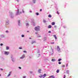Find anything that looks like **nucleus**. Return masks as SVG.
<instances>
[{
	"label": "nucleus",
	"mask_w": 78,
	"mask_h": 78,
	"mask_svg": "<svg viewBox=\"0 0 78 78\" xmlns=\"http://www.w3.org/2000/svg\"><path fill=\"white\" fill-rule=\"evenodd\" d=\"M39 29H40V27L39 26L36 27L35 28V30L36 31H40V30Z\"/></svg>",
	"instance_id": "nucleus-1"
},
{
	"label": "nucleus",
	"mask_w": 78,
	"mask_h": 78,
	"mask_svg": "<svg viewBox=\"0 0 78 78\" xmlns=\"http://www.w3.org/2000/svg\"><path fill=\"white\" fill-rule=\"evenodd\" d=\"M57 50L58 51V52H61V49L59 48V46H57Z\"/></svg>",
	"instance_id": "nucleus-2"
},
{
	"label": "nucleus",
	"mask_w": 78,
	"mask_h": 78,
	"mask_svg": "<svg viewBox=\"0 0 78 78\" xmlns=\"http://www.w3.org/2000/svg\"><path fill=\"white\" fill-rule=\"evenodd\" d=\"M9 53V52H7V51H5L4 53L5 55H8Z\"/></svg>",
	"instance_id": "nucleus-3"
},
{
	"label": "nucleus",
	"mask_w": 78,
	"mask_h": 78,
	"mask_svg": "<svg viewBox=\"0 0 78 78\" xmlns=\"http://www.w3.org/2000/svg\"><path fill=\"white\" fill-rule=\"evenodd\" d=\"M24 57H25V55H23L22 57L20 58V59H23V58H24Z\"/></svg>",
	"instance_id": "nucleus-4"
},
{
	"label": "nucleus",
	"mask_w": 78,
	"mask_h": 78,
	"mask_svg": "<svg viewBox=\"0 0 78 78\" xmlns=\"http://www.w3.org/2000/svg\"><path fill=\"white\" fill-rule=\"evenodd\" d=\"M46 75H47V74H44L42 76L43 78H45V77L46 76Z\"/></svg>",
	"instance_id": "nucleus-5"
},
{
	"label": "nucleus",
	"mask_w": 78,
	"mask_h": 78,
	"mask_svg": "<svg viewBox=\"0 0 78 78\" xmlns=\"http://www.w3.org/2000/svg\"><path fill=\"white\" fill-rule=\"evenodd\" d=\"M53 36L54 37L55 39H57V37L56 36V35H54Z\"/></svg>",
	"instance_id": "nucleus-6"
},
{
	"label": "nucleus",
	"mask_w": 78,
	"mask_h": 78,
	"mask_svg": "<svg viewBox=\"0 0 78 78\" xmlns=\"http://www.w3.org/2000/svg\"><path fill=\"white\" fill-rule=\"evenodd\" d=\"M21 12H19V10H18V12H17V15H18V14H21Z\"/></svg>",
	"instance_id": "nucleus-7"
},
{
	"label": "nucleus",
	"mask_w": 78,
	"mask_h": 78,
	"mask_svg": "<svg viewBox=\"0 0 78 78\" xmlns=\"http://www.w3.org/2000/svg\"><path fill=\"white\" fill-rule=\"evenodd\" d=\"M49 77H50L51 78H55V77H54V76L53 75L50 76Z\"/></svg>",
	"instance_id": "nucleus-8"
},
{
	"label": "nucleus",
	"mask_w": 78,
	"mask_h": 78,
	"mask_svg": "<svg viewBox=\"0 0 78 78\" xmlns=\"http://www.w3.org/2000/svg\"><path fill=\"white\" fill-rule=\"evenodd\" d=\"M51 61H52L54 62V61H56V60H55V59H54L53 58L52 59Z\"/></svg>",
	"instance_id": "nucleus-9"
},
{
	"label": "nucleus",
	"mask_w": 78,
	"mask_h": 78,
	"mask_svg": "<svg viewBox=\"0 0 78 78\" xmlns=\"http://www.w3.org/2000/svg\"><path fill=\"white\" fill-rule=\"evenodd\" d=\"M12 58V60L13 62H14V59L13 58L11 57Z\"/></svg>",
	"instance_id": "nucleus-10"
},
{
	"label": "nucleus",
	"mask_w": 78,
	"mask_h": 78,
	"mask_svg": "<svg viewBox=\"0 0 78 78\" xmlns=\"http://www.w3.org/2000/svg\"><path fill=\"white\" fill-rule=\"evenodd\" d=\"M55 22H53L52 23V25H55Z\"/></svg>",
	"instance_id": "nucleus-11"
},
{
	"label": "nucleus",
	"mask_w": 78,
	"mask_h": 78,
	"mask_svg": "<svg viewBox=\"0 0 78 78\" xmlns=\"http://www.w3.org/2000/svg\"><path fill=\"white\" fill-rule=\"evenodd\" d=\"M51 28V25H49L48 26V28Z\"/></svg>",
	"instance_id": "nucleus-12"
},
{
	"label": "nucleus",
	"mask_w": 78,
	"mask_h": 78,
	"mask_svg": "<svg viewBox=\"0 0 78 78\" xmlns=\"http://www.w3.org/2000/svg\"><path fill=\"white\" fill-rule=\"evenodd\" d=\"M61 60H62V59L61 58H59L58 60V61H59V62L61 61Z\"/></svg>",
	"instance_id": "nucleus-13"
},
{
	"label": "nucleus",
	"mask_w": 78,
	"mask_h": 78,
	"mask_svg": "<svg viewBox=\"0 0 78 78\" xmlns=\"http://www.w3.org/2000/svg\"><path fill=\"white\" fill-rule=\"evenodd\" d=\"M62 67H63V68L65 67V65H62Z\"/></svg>",
	"instance_id": "nucleus-14"
},
{
	"label": "nucleus",
	"mask_w": 78,
	"mask_h": 78,
	"mask_svg": "<svg viewBox=\"0 0 78 78\" xmlns=\"http://www.w3.org/2000/svg\"><path fill=\"white\" fill-rule=\"evenodd\" d=\"M9 47H6V49L7 50H9Z\"/></svg>",
	"instance_id": "nucleus-15"
},
{
	"label": "nucleus",
	"mask_w": 78,
	"mask_h": 78,
	"mask_svg": "<svg viewBox=\"0 0 78 78\" xmlns=\"http://www.w3.org/2000/svg\"><path fill=\"white\" fill-rule=\"evenodd\" d=\"M59 69H58L56 71V72L57 73H59Z\"/></svg>",
	"instance_id": "nucleus-16"
},
{
	"label": "nucleus",
	"mask_w": 78,
	"mask_h": 78,
	"mask_svg": "<svg viewBox=\"0 0 78 78\" xmlns=\"http://www.w3.org/2000/svg\"><path fill=\"white\" fill-rule=\"evenodd\" d=\"M48 17H51V15H49L48 16Z\"/></svg>",
	"instance_id": "nucleus-17"
},
{
	"label": "nucleus",
	"mask_w": 78,
	"mask_h": 78,
	"mask_svg": "<svg viewBox=\"0 0 78 78\" xmlns=\"http://www.w3.org/2000/svg\"><path fill=\"white\" fill-rule=\"evenodd\" d=\"M35 2H36V0H33V2L34 3H35Z\"/></svg>",
	"instance_id": "nucleus-18"
},
{
	"label": "nucleus",
	"mask_w": 78,
	"mask_h": 78,
	"mask_svg": "<svg viewBox=\"0 0 78 78\" xmlns=\"http://www.w3.org/2000/svg\"><path fill=\"white\" fill-rule=\"evenodd\" d=\"M34 43H35V41H33L32 42V44H33Z\"/></svg>",
	"instance_id": "nucleus-19"
},
{
	"label": "nucleus",
	"mask_w": 78,
	"mask_h": 78,
	"mask_svg": "<svg viewBox=\"0 0 78 78\" xmlns=\"http://www.w3.org/2000/svg\"><path fill=\"white\" fill-rule=\"evenodd\" d=\"M43 22H44V23H46V21H45V20H44Z\"/></svg>",
	"instance_id": "nucleus-20"
},
{
	"label": "nucleus",
	"mask_w": 78,
	"mask_h": 78,
	"mask_svg": "<svg viewBox=\"0 0 78 78\" xmlns=\"http://www.w3.org/2000/svg\"><path fill=\"white\" fill-rule=\"evenodd\" d=\"M41 69H39V71H38V72L39 73H41Z\"/></svg>",
	"instance_id": "nucleus-21"
},
{
	"label": "nucleus",
	"mask_w": 78,
	"mask_h": 78,
	"mask_svg": "<svg viewBox=\"0 0 78 78\" xmlns=\"http://www.w3.org/2000/svg\"><path fill=\"white\" fill-rule=\"evenodd\" d=\"M42 75H41V76H39L40 78H42Z\"/></svg>",
	"instance_id": "nucleus-22"
},
{
	"label": "nucleus",
	"mask_w": 78,
	"mask_h": 78,
	"mask_svg": "<svg viewBox=\"0 0 78 78\" xmlns=\"http://www.w3.org/2000/svg\"><path fill=\"white\" fill-rule=\"evenodd\" d=\"M36 14L37 15V16H38V15H39V13L37 12V13H36Z\"/></svg>",
	"instance_id": "nucleus-23"
},
{
	"label": "nucleus",
	"mask_w": 78,
	"mask_h": 78,
	"mask_svg": "<svg viewBox=\"0 0 78 78\" xmlns=\"http://www.w3.org/2000/svg\"><path fill=\"white\" fill-rule=\"evenodd\" d=\"M28 25H29V24H28V23H26V26H28Z\"/></svg>",
	"instance_id": "nucleus-24"
},
{
	"label": "nucleus",
	"mask_w": 78,
	"mask_h": 78,
	"mask_svg": "<svg viewBox=\"0 0 78 78\" xmlns=\"http://www.w3.org/2000/svg\"><path fill=\"white\" fill-rule=\"evenodd\" d=\"M10 76V73H9V75H8V77Z\"/></svg>",
	"instance_id": "nucleus-25"
},
{
	"label": "nucleus",
	"mask_w": 78,
	"mask_h": 78,
	"mask_svg": "<svg viewBox=\"0 0 78 78\" xmlns=\"http://www.w3.org/2000/svg\"><path fill=\"white\" fill-rule=\"evenodd\" d=\"M51 44H54V42H51Z\"/></svg>",
	"instance_id": "nucleus-26"
},
{
	"label": "nucleus",
	"mask_w": 78,
	"mask_h": 78,
	"mask_svg": "<svg viewBox=\"0 0 78 78\" xmlns=\"http://www.w3.org/2000/svg\"><path fill=\"white\" fill-rule=\"evenodd\" d=\"M23 52L24 53H26L27 51H23Z\"/></svg>",
	"instance_id": "nucleus-27"
},
{
	"label": "nucleus",
	"mask_w": 78,
	"mask_h": 78,
	"mask_svg": "<svg viewBox=\"0 0 78 78\" xmlns=\"http://www.w3.org/2000/svg\"><path fill=\"white\" fill-rule=\"evenodd\" d=\"M1 46H2V45H3V44L2 43H1L0 44Z\"/></svg>",
	"instance_id": "nucleus-28"
},
{
	"label": "nucleus",
	"mask_w": 78,
	"mask_h": 78,
	"mask_svg": "<svg viewBox=\"0 0 78 78\" xmlns=\"http://www.w3.org/2000/svg\"><path fill=\"white\" fill-rule=\"evenodd\" d=\"M19 49H22V47H20L19 48Z\"/></svg>",
	"instance_id": "nucleus-29"
},
{
	"label": "nucleus",
	"mask_w": 78,
	"mask_h": 78,
	"mask_svg": "<svg viewBox=\"0 0 78 78\" xmlns=\"http://www.w3.org/2000/svg\"><path fill=\"white\" fill-rule=\"evenodd\" d=\"M22 37H24V35H22Z\"/></svg>",
	"instance_id": "nucleus-30"
},
{
	"label": "nucleus",
	"mask_w": 78,
	"mask_h": 78,
	"mask_svg": "<svg viewBox=\"0 0 78 78\" xmlns=\"http://www.w3.org/2000/svg\"><path fill=\"white\" fill-rule=\"evenodd\" d=\"M58 64H61V62H58Z\"/></svg>",
	"instance_id": "nucleus-31"
},
{
	"label": "nucleus",
	"mask_w": 78,
	"mask_h": 78,
	"mask_svg": "<svg viewBox=\"0 0 78 78\" xmlns=\"http://www.w3.org/2000/svg\"><path fill=\"white\" fill-rule=\"evenodd\" d=\"M57 14H59V12H58V11L57 12Z\"/></svg>",
	"instance_id": "nucleus-32"
},
{
	"label": "nucleus",
	"mask_w": 78,
	"mask_h": 78,
	"mask_svg": "<svg viewBox=\"0 0 78 78\" xmlns=\"http://www.w3.org/2000/svg\"><path fill=\"white\" fill-rule=\"evenodd\" d=\"M0 70H3V69H2V68L0 69Z\"/></svg>",
	"instance_id": "nucleus-33"
},
{
	"label": "nucleus",
	"mask_w": 78,
	"mask_h": 78,
	"mask_svg": "<svg viewBox=\"0 0 78 78\" xmlns=\"http://www.w3.org/2000/svg\"><path fill=\"white\" fill-rule=\"evenodd\" d=\"M66 67H68V64H66Z\"/></svg>",
	"instance_id": "nucleus-34"
},
{
	"label": "nucleus",
	"mask_w": 78,
	"mask_h": 78,
	"mask_svg": "<svg viewBox=\"0 0 78 78\" xmlns=\"http://www.w3.org/2000/svg\"><path fill=\"white\" fill-rule=\"evenodd\" d=\"M48 33H51V31H49Z\"/></svg>",
	"instance_id": "nucleus-35"
},
{
	"label": "nucleus",
	"mask_w": 78,
	"mask_h": 78,
	"mask_svg": "<svg viewBox=\"0 0 78 78\" xmlns=\"http://www.w3.org/2000/svg\"><path fill=\"white\" fill-rule=\"evenodd\" d=\"M41 37V36H38V37Z\"/></svg>",
	"instance_id": "nucleus-36"
},
{
	"label": "nucleus",
	"mask_w": 78,
	"mask_h": 78,
	"mask_svg": "<svg viewBox=\"0 0 78 78\" xmlns=\"http://www.w3.org/2000/svg\"><path fill=\"white\" fill-rule=\"evenodd\" d=\"M23 78H26V77H25V76H24L23 77Z\"/></svg>",
	"instance_id": "nucleus-37"
},
{
	"label": "nucleus",
	"mask_w": 78,
	"mask_h": 78,
	"mask_svg": "<svg viewBox=\"0 0 78 78\" xmlns=\"http://www.w3.org/2000/svg\"><path fill=\"white\" fill-rule=\"evenodd\" d=\"M19 69H21V67H19Z\"/></svg>",
	"instance_id": "nucleus-38"
},
{
	"label": "nucleus",
	"mask_w": 78,
	"mask_h": 78,
	"mask_svg": "<svg viewBox=\"0 0 78 78\" xmlns=\"http://www.w3.org/2000/svg\"><path fill=\"white\" fill-rule=\"evenodd\" d=\"M66 78V75H64V77H63V78Z\"/></svg>",
	"instance_id": "nucleus-39"
},
{
	"label": "nucleus",
	"mask_w": 78,
	"mask_h": 78,
	"mask_svg": "<svg viewBox=\"0 0 78 78\" xmlns=\"http://www.w3.org/2000/svg\"><path fill=\"white\" fill-rule=\"evenodd\" d=\"M6 33H8V31H6Z\"/></svg>",
	"instance_id": "nucleus-40"
},
{
	"label": "nucleus",
	"mask_w": 78,
	"mask_h": 78,
	"mask_svg": "<svg viewBox=\"0 0 78 78\" xmlns=\"http://www.w3.org/2000/svg\"><path fill=\"white\" fill-rule=\"evenodd\" d=\"M18 22H19V23H20V20H19L18 21Z\"/></svg>",
	"instance_id": "nucleus-41"
},
{
	"label": "nucleus",
	"mask_w": 78,
	"mask_h": 78,
	"mask_svg": "<svg viewBox=\"0 0 78 78\" xmlns=\"http://www.w3.org/2000/svg\"><path fill=\"white\" fill-rule=\"evenodd\" d=\"M35 34H37V32H36Z\"/></svg>",
	"instance_id": "nucleus-42"
},
{
	"label": "nucleus",
	"mask_w": 78,
	"mask_h": 78,
	"mask_svg": "<svg viewBox=\"0 0 78 78\" xmlns=\"http://www.w3.org/2000/svg\"><path fill=\"white\" fill-rule=\"evenodd\" d=\"M16 1L17 2H19V0H16Z\"/></svg>",
	"instance_id": "nucleus-43"
},
{
	"label": "nucleus",
	"mask_w": 78,
	"mask_h": 78,
	"mask_svg": "<svg viewBox=\"0 0 78 78\" xmlns=\"http://www.w3.org/2000/svg\"><path fill=\"white\" fill-rule=\"evenodd\" d=\"M29 39H31V38L30 37L29 38Z\"/></svg>",
	"instance_id": "nucleus-44"
},
{
	"label": "nucleus",
	"mask_w": 78,
	"mask_h": 78,
	"mask_svg": "<svg viewBox=\"0 0 78 78\" xmlns=\"http://www.w3.org/2000/svg\"><path fill=\"white\" fill-rule=\"evenodd\" d=\"M40 11H42V10H40Z\"/></svg>",
	"instance_id": "nucleus-45"
},
{
	"label": "nucleus",
	"mask_w": 78,
	"mask_h": 78,
	"mask_svg": "<svg viewBox=\"0 0 78 78\" xmlns=\"http://www.w3.org/2000/svg\"><path fill=\"white\" fill-rule=\"evenodd\" d=\"M32 23H33V22H32Z\"/></svg>",
	"instance_id": "nucleus-46"
},
{
	"label": "nucleus",
	"mask_w": 78,
	"mask_h": 78,
	"mask_svg": "<svg viewBox=\"0 0 78 78\" xmlns=\"http://www.w3.org/2000/svg\"><path fill=\"white\" fill-rule=\"evenodd\" d=\"M40 10H42V9H40Z\"/></svg>",
	"instance_id": "nucleus-47"
},
{
	"label": "nucleus",
	"mask_w": 78,
	"mask_h": 78,
	"mask_svg": "<svg viewBox=\"0 0 78 78\" xmlns=\"http://www.w3.org/2000/svg\"><path fill=\"white\" fill-rule=\"evenodd\" d=\"M0 76H1V75L0 74Z\"/></svg>",
	"instance_id": "nucleus-48"
}]
</instances>
